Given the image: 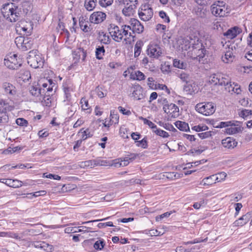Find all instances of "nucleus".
<instances>
[{
	"label": "nucleus",
	"mask_w": 252,
	"mask_h": 252,
	"mask_svg": "<svg viewBox=\"0 0 252 252\" xmlns=\"http://www.w3.org/2000/svg\"><path fill=\"white\" fill-rule=\"evenodd\" d=\"M3 17L10 22H15L20 19L21 8L14 3L5 4L1 9Z\"/></svg>",
	"instance_id": "1"
},
{
	"label": "nucleus",
	"mask_w": 252,
	"mask_h": 252,
	"mask_svg": "<svg viewBox=\"0 0 252 252\" xmlns=\"http://www.w3.org/2000/svg\"><path fill=\"white\" fill-rule=\"evenodd\" d=\"M212 13L215 16L224 17L230 12V7L223 1H218L211 6Z\"/></svg>",
	"instance_id": "2"
},
{
	"label": "nucleus",
	"mask_w": 252,
	"mask_h": 252,
	"mask_svg": "<svg viewBox=\"0 0 252 252\" xmlns=\"http://www.w3.org/2000/svg\"><path fill=\"white\" fill-rule=\"evenodd\" d=\"M36 50H32L29 52L27 57L28 63L34 68L42 67L44 60L41 57V55L37 54Z\"/></svg>",
	"instance_id": "3"
},
{
	"label": "nucleus",
	"mask_w": 252,
	"mask_h": 252,
	"mask_svg": "<svg viewBox=\"0 0 252 252\" xmlns=\"http://www.w3.org/2000/svg\"><path fill=\"white\" fill-rule=\"evenodd\" d=\"M195 109L205 116H210L215 112L216 107L212 102H207L196 104Z\"/></svg>",
	"instance_id": "4"
},
{
	"label": "nucleus",
	"mask_w": 252,
	"mask_h": 252,
	"mask_svg": "<svg viewBox=\"0 0 252 252\" xmlns=\"http://www.w3.org/2000/svg\"><path fill=\"white\" fill-rule=\"evenodd\" d=\"M4 65L8 68L17 70L22 65V61L17 59L16 54H13L12 56H7L4 60Z\"/></svg>",
	"instance_id": "5"
},
{
	"label": "nucleus",
	"mask_w": 252,
	"mask_h": 252,
	"mask_svg": "<svg viewBox=\"0 0 252 252\" xmlns=\"http://www.w3.org/2000/svg\"><path fill=\"white\" fill-rule=\"evenodd\" d=\"M158 101L159 102L162 101V103L164 104L163 107V111L165 113L171 115V117L176 118L179 115V107L175 104H166L167 103V101L166 98H164L163 99H161L160 100L158 99Z\"/></svg>",
	"instance_id": "6"
},
{
	"label": "nucleus",
	"mask_w": 252,
	"mask_h": 252,
	"mask_svg": "<svg viewBox=\"0 0 252 252\" xmlns=\"http://www.w3.org/2000/svg\"><path fill=\"white\" fill-rule=\"evenodd\" d=\"M196 40L197 42L198 41V37L197 36H194V39H192L190 36L182 38L178 40V42L179 44L182 45L181 48L183 50H187L191 46L193 49H195L194 45Z\"/></svg>",
	"instance_id": "7"
},
{
	"label": "nucleus",
	"mask_w": 252,
	"mask_h": 252,
	"mask_svg": "<svg viewBox=\"0 0 252 252\" xmlns=\"http://www.w3.org/2000/svg\"><path fill=\"white\" fill-rule=\"evenodd\" d=\"M2 88L4 90V94L10 100L14 99L17 95V90L15 87L12 84L8 82H4Z\"/></svg>",
	"instance_id": "8"
},
{
	"label": "nucleus",
	"mask_w": 252,
	"mask_h": 252,
	"mask_svg": "<svg viewBox=\"0 0 252 252\" xmlns=\"http://www.w3.org/2000/svg\"><path fill=\"white\" fill-rule=\"evenodd\" d=\"M147 52L150 57L156 59H158L162 54L161 48L157 44H150Z\"/></svg>",
	"instance_id": "9"
},
{
	"label": "nucleus",
	"mask_w": 252,
	"mask_h": 252,
	"mask_svg": "<svg viewBox=\"0 0 252 252\" xmlns=\"http://www.w3.org/2000/svg\"><path fill=\"white\" fill-rule=\"evenodd\" d=\"M137 4V0H128V2L126 3V5L122 10L123 14L128 17L132 15L135 12Z\"/></svg>",
	"instance_id": "10"
},
{
	"label": "nucleus",
	"mask_w": 252,
	"mask_h": 252,
	"mask_svg": "<svg viewBox=\"0 0 252 252\" xmlns=\"http://www.w3.org/2000/svg\"><path fill=\"white\" fill-rule=\"evenodd\" d=\"M138 15L142 20L144 21H149L153 17V9L149 7L148 5H145L141 8V11L139 10Z\"/></svg>",
	"instance_id": "11"
},
{
	"label": "nucleus",
	"mask_w": 252,
	"mask_h": 252,
	"mask_svg": "<svg viewBox=\"0 0 252 252\" xmlns=\"http://www.w3.org/2000/svg\"><path fill=\"white\" fill-rule=\"evenodd\" d=\"M109 28V33L113 39L117 42H120L123 37L122 30H120L119 27L115 25L111 24Z\"/></svg>",
	"instance_id": "12"
},
{
	"label": "nucleus",
	"mask_w": 252,
	"mask_h": 252,
	"mask_svg": "<svg viewBox=\"0 0 252 252\" xmlns=\"http://www.w3.org/2000/svg\"><path fill=\"white\" fill-rule=\"evenodd\" d=\"M225 77L221 74H214L209 77L208 81L211 84L222 86L224 84Z\"/></svg>",
	"instance_id": "13"
},
{
	"label": "nucleus",
	"mask_w": 252,
	"mask_h": 252,
	"mask_svg": "<svg viewBox=\"0 0 252 252\" xmlns=\"http://www.w3.org/2000/svg\"><path fill=\"white\" fill-rule=\"evenodd\" d=\"M106 14L101 11L94 12L90 17L91 23L98 24L102 22L106 18Z\"/></svg>",
	"instance_id": "14"
},
{
	"label": "nucleus",
	"mask_w": 252,
	"mask_h": 252,
	"mask_svg": "<svg viewBox=\"0 0 252 252\" xmlns=\"http://www.w3.org/2000/svg\"><path fill=\"white\" fill-rule=\"evenodd\" d=\"M131 30L133 33H141L144 31V26L137 19L132 18L129 21Z\"/></svg>",
	"instance_id": "15"
},
{
	"label": "nucleus",
	"mask_w": 252,
	"mask_h": 252,
	"mask_svg": "<svg viewBox=\"0 0 252 252\" xmlns=\"http://www.w3.org/2000/svg\"><path fill=\"white\" fill-rule=\"evenodd\" d=\"M242 32V30L238 27L235 26L228 29L223 33V35L229 39L234 38L237 35Z\"/></svg>",
	"instance_id": "16"
},
{
	"label": "nucleus",
	"mask_w": 252,
	"mask_h": 252,
	"mask_svg": "<svg viewBox=\"0 0 252 252\" xmlns=\"http://www.w3.org/2000/svg\"><path fill=\"white\" fill-rule=\"evenodd\" d=\"M237 143L235 139L231 137H226L221 141L222 146L227 149H233L237 146Z\"/></svg>",
	"instance_id": "17"
},
{
	"label": "nucleus",
	"mask_w": 252,
	"mask_h": 252,
	"mask_svg": "<svg viewBox=\"0 0 252 252\" xmlns=\"http://www.w3.org/2000/svg\"><path fill=\"white\" fill-rule=\"evenodd\" d=\"M242 131V127L239 125H236L231 122V125L225 128V132L228 134H235Z\"/></svg>",
	"instance_id": "18"
},
{
	"label": "nucleus",
	"mask_w": 252,
	"mask_h": 252,
	"mask_svg": "<svg viewBox=\"0 0 252 252\" xmlns=\"http://www.w3.org/2000/svg\"><path fill=\"white\" fill-rule=\"evenodd\" d=\"M14 107L10 105L5 100L1 99L0 100V113L7 114L8 111H11Z\"/></svg>",
	"instance_id": "19"
},
{
	"label": "nucleus",
	"mask_w": 252,
	"mask_h": 252,
	"mask_svg": "<svg viewBox=\"0 0 252 252\" xmlns=\"http://www.w3.org/2000/svg\"><path fill=\"white\" fill-rule=\"evenodd\" d=\"M133 91L132 96L137 100H140L144 98V95L143 94V89L139 85H134L133 87Z\"/></svg>",
	"instance_id": "20"
},
{
	"label": "nucleus",
	"mask_w": 252,
	"mask_h": 252,
	"mask_svg": "<svg viewBox=\"0 0 252 252\" xmlns=\"http://www.w3.org/2000/svg\"><path fill=\"white\" fill-rule=\"evenodd\" d=\"M252 217L251 213H248L242 216L238 220H235L234 222L235 226H243L246 224Z\"/></svg>",
	"instance_id": "21"
},
{
	"label": "nucleus",
	"mask_w": 252,
	"mask_h": 252,
	"mask_svg": "<svg viewBox=\"0 0 252 252\" xmlns=\"http://www.w3.org/2000/svg\"><path fill=\"white\" fill-rule=\"evenodd\" d=\"M52 91V87L49 86L47 89L46 93L43 94V96L42 100V103L43 105L47 106H50L52 102V98L50 96L49 93Z\"/></svg>",
	"instance_id": "22"
},
{
	"label": "nucleus",
	"mask_w": 252,
	"mask_h": 252,
	"mask_svg": "<svg viewBox=\"0 0 252 252\" xmlns=\"http://www.w3.org/2000/svg\"><path fill=\"white\" fill-rule=\"evenodd\" d=\"M234 59V56L232 53V49H228L225 54L221 57L222 61L226 63H232Z\"/></svg>",
	"instance_id": "23"
},
{
	"label": "nucleus",
	"mask_w": 252,
	"mask_h": 252,
	"mask_svg": "<svg viewBox=\"0 0 252 252\" xmlns=\"http://www.w3.org/2000/svg\"><path fill=\"white\" fill-rule=\"evenodd\" d=\"M97 39L103 44H108L111 40L109 36L106 35L103 32H98Z\"/></svg>",
	"instance_id": "24"
},
{
	"label": "nucleus",
	"mask_w": 252,
	"mask_h": 252,
	"mask_svg": "<svg viewBox=\"0 0 252 252\" xmlns=\"http://www.w3.org/2000/svg\"><path fill=\"white\" fill-rule=\"evenodd\" d=\"M33 44V40L31 37L26 36L22 47V50L26 51L29 49H31Z\"/></svg>",
	"instance_id": "25"
},
{
	"label": "nucleus",
	"mask_w": 252,
	"mask_h": 252,
	"mask_svg": "<svg viewBox=\"0 0 252 252\" xmlns=\"http://www.w3.org/2000/svg\"><path fill=\"white\" fill-rule=\"evenodd\" d=\"M122 33L123 36H125L127 39H130L131 37L132 38L134 37L131 34V33L129 32V30H131V27L129 25H124L122 26Z\"/></svg>",
	"instance_id": "26"
},
{
	"label": "nucleus",
	"mask_w": 252,
	"mask_h": 252,
	"mask_svg": "<svg viewBox=\"0 0 252 252\" xmlns=\"http://www.w3.org/2000/svg\"><path fill=\"white\" fill-rule=\"evenodd\" d=\"M30 92L32 95L38 96L39 95H43V94L45 93V90L44 89H40L39 87L32 86L30 89Z\"/></svg>",
	"instance_id": "27"
},
{
	"label": "nucleus",
	"mask_w": 252,
	"mask_h": 252,
	"mask_svg": "<svg viewBox=\"0 0 252 252\" xmlns=\"http://www.w3.org/2000/svg\"><path fill=\"white\" fill-rule=\"evenodd\" d=\"M47 82H42V81H40L39 83H38V85L39 86L40 89H44L45 93L47 91V89L49 87H53L55 85V83L53 82L51 79L46 80Z\"/></svg>",
	"instance_id": "28"
},
{
	"label": "nucleus",
	"mask_w": 252,
	"mask_h": 252,
	"mask_svg": "<svg viewBox=\"0 0 252 252\" xmlns=\"http://www.w3.org/2000/svg\"><path fill=\"white\" fill-rule=\"evenodd\" d=\"M175 125L180 130L188 131L189 130L188 124L185 122L178 121L175 123Z\"/></svg>",
	"instance_id": "29"
},
{
	"label": "nucleus",
	"mask_w": 252,
	"mask_h": 252,
	"mask_svg": "<svg viewBox=\"0 0 252 252\" xmlns=\"http://www.w3.org/2000/svg\"><path fill=\"white\" fill-rule=\"evenodd\" d=\"M224 81V84L222 86H224L225 89L229 93H233L234 92V88L233 87V82H232L228 77H225Z\"/></svg>",
	"instance_id": "30"
},
{
	"label": "nucleus",
	"mask_w": 252,
	"mask_h": 252,
	"mask_svg": "<svg viewBox=\"0 0 252 252\" xmlns=\"http://www.w3.org/2000/svg\"><path fill=\"white\" fill-rule=\"evenodd\" d=\"M97 0H85L84 6L88 11L93 10L95 7Z\"/></svg>",
	"instance_id": "31"
},
{
	"label": "nucleus",
	"mask_w": 252,
	"mask_h": 252,
	"mask_svg": "<svg viewBox=\"0 0 252 252\" xmlns=\"http://www.w3.org/2000/svg\"><path fill=\"white\" fill-rule=\"evenodd\" d=\"M80 103L82 104V110L86 111V113H90L91 111L90 107L89 106L88 100L84 97H82L80 101Z\"/></svg>",
	"instance_id": "32"
},
{
	"label": "nucleus",
	"mask_w": 252,
	"mask_h": 252,
	"mask_svg": "<svg viewBox=\"0 0 252 252\" xmlns=\"http://www.w3.org/2000/svg\"><path fill=\"white\" fill-rule=\"evenodd\" d=\"M145 75L140 71H136L134 74L131 73L130 74V78L133 80H137L138 81L143 80L145 79Z\"/></svg>",
	"instance_id": "33"
},
{
	"label": "nucleus",
	"mask_w": 252,
	"mask_h": 252,
	"mask_svg": "<svg viewBox=\"0 0 252 252\" xmlns=\"http://www.w3.org/2000/svg\"><path fill=\"white\" fill-rule=\"evenodd\" d=\"M105 53V49L104 48V47L103 46H98L95 51V56L96 58L97 59H101L103 58V56L104 55Z\"/></svg>",
	"instance_id": "34"
},
{
	"label": "nucleus",
	"mask_w": 252,
	"mask_h": 252,
	"mask_svg": "<svg viewBox=\"0 0 252 252\" xmlns=\"http://www.w3.org/2000/svg\"><path fill=\"white\" fill-rule=\"evenodd\" d=\"M110 122L113 124H117L119 123V116L115 110H111L110 112Z\"/></svg>",
	"instance_id": "35"
},
{
	"label": "nucleus",
	"mask_w": 252,
	"mask_h": 252,
	"mask_svg": "<svg viewBox=\"0 0 252 252\" xmlns=\"http://www.w3.org/2000/svg\"><path fill=\"white\" fill-rule=\"evenodd\" d=\"M82 133L81 141L85 140L88 138L91 137L93 134L91 133L89 129L84 130V128L80 129V133Z\"/></svg>",
	"instance_id": "36"
},
{
	"label": "nucleus",
	"mask_w": 252,
	"mask_h": 252,
	"mask_svg": "<svg viewBox=\"0 0 252 252\" xmlns=\"http://www.w3.org/2000/svg\"><path fill=\"white\" fill-rule=\"evenodd\" d=\"M215 175H213L209 177H206L203 179L202 182L203 183V185H211L215 183Z\"/></svg>",
	"instance_id": "37"
},
{
	"label": "nucleus",
	"mask_w": 252,
	"mask_h": 252,
	"mask_svg": "<svg viewBox=\"0 0 252 252\" xmlns=\"http://www.w3.org/2000/svg\"><path fill=\"white\" fill-rule=\"evenodd\" d=\"M200 46L201 47V48L195 50L196 48L195 47V49H194V52H196V58H198L199 60L204 57L206 51L204 48H202V44H201Z\"/></svg>",
	"instance_id": "38"
},
{
	"label": "nucleus",
	"mask_w": 252,
	"mask_h": 252,
	"mask_svg": "<svg viewBox=\"0 0 252 252\" xmlns=\"http://www.w3.org/2000/svg\"><path fill=\"white\" fill-rule=\"evenodd\" d=\"M196 14L199 17L202 18H205L209 14V12L206 9L199 8L196 11Z\"/></svg>",
	"instance_id": "39"
},
{
	"label": "nucleus",
	"mask_w": 252,
	"mask_h": 252,
	"mask_svg": "<svg viewBox=\"0 0 252 252\" xmlns=\"http://www.w3.org/2000/svg\"><path fill=\"white\" fill-rule=\"evenodd\" d=\"M153 132L156 133L157 135L163 138H167L169 136V134L168 132L160 128H158L157 127L155 130H154Z\"/></svg>",
	"instance_id": "40"
},
{
	"label": "nucleus",
	"mask_w": 252,
	"mask_h": 252,
	"mask_svg": "<svg viewBox=\"0 0 252 252\" xmlns=\"http://www.w3.org/2000/svg\"><path fill=\"white\" fill-rule=\"evenodd\" d=\"M26 36H18L15 38V43L17 47L22 50V47L23 46V43Z\"/></svg>",
	"instance_id": "41"
},
{
	"label": "nucleus",
	"mask_w": 252,
	"mask_h": 252,
	"mask_svg": "<svg viewBox=\"0 0 252 252\" xmlns=\"http://www.w3.org/2000/svg\"><path fill=\"white\" fill-rule=\"evenodd\" d=\"M181 80L186 83H188L190 80V76L188 73L182 71L178 75Z\"/></svg>",
	"instance_id": "42"
},
{
	"label": "nucleus",
	"mask_w": 252,
	"mask_h": 252,
	"mask_svg": "<svg viewBox=\"0 0 252 252\" xmlns=\"http://www.w3.org/2000/svg\"><path fill=\"white\" fill-rule=\"evenodd\" d=\"M32 24L31 23H28V25H26V27H23L21 28L22 31L26 32V36H29L31 35L32 28Z\"/></svg>",
	"instance_id": "43"
},
{
	"label": "nucleus",
	"mask_w": 252,
	"mask_h": 252,
	"mask_svg": "<svg viewBox=\"0 0 252 252\" xmlns=\"http://www.w3.org/2000/svg\"><path fill=\"white\" fill-rule=\"evenodd\" d=\"M173 65L175 67L181 69H185L187 66V63L177 60H174Z\"/></svg>",
	"instance_id": "44"
},
{
	"label": "nucleus",
	"mask_w": 252,
	"mask_h": 252,
	"mask_svg": "<svg viewBox=\"0 0 252 252\" xmlns=\"http://www.w3.org/2000/svg\"><path fill=\"white\" fill-rule=\"evenodd\" d=\"M105 245V243L103 240H98L96 241L94 244V247L95 249L97 250H101Z\"/></svg>",
	"instance_id": "45"
},
{
	"label": "nucleus",
	"mask_w": 252,
	"mask_h": 252,
	"mask_svg": "<svg viewBox=\"0 0 252 252\" xmlns=\"http://www.w3.org/2000/svg\"><path fill=\"white\" fill-rule=\"evenodd\" d=\"M94 160L82 161L80 162V168H84L85 167H90L91 168H92L94 166Z\"/></svg>",
	"instance_id": "46"
},
{
	"label": "nucleus",
	"mask_w": 252,
	"mask_h": 252,
	"mask_svg": "<svg viewBox=\"0 0 252 252\" xmlns=\"http://www.w3.org/2000/svg\"><path fill=\"white\" fill-rule=\"evenodd\" d=\"M215 175V183H216L220 182L221 181L224 180L227 176V174L225 172H222Z\"/></svg>",
	"instance_id": "47"
},
{
	"label": "nucleus",
	"mask_w": 252,
	"mask_h": 252,
	"mask_svg": "<svg viewBox=\"0 0 252 252\" xmlns=\"http://www.w3.org/2000/svg\"><path fill=\"white\" fill-rule=\"evenodd\" d=\"M136 146L140 147L143 149H146L148 147V141L146 138H143L141 140L136 141Z\"/></svg>",
	"instance_id": "48"
},
{
	"label": "nucleus",
	"mask_w": 252,
	"mask_h": 252,
	"mask_svg": "<svg viewBox=\"0 0 252 252\" xmlns=\"http://www.w3.org/2000/svg\"><path fill=\"white\" fill-rule=\"evenodd\" d=\"M65 233H74L79 232V226H73L72 225L66 227L64 229Z\"/></svg>",
	"instance_id": "49"
},
{
	"label": "nucleus",
	"mask_w": 252,
	"mask_h": 252,
	"mask_svg": "<svg viewBox=\"0 0 252 252\" xmlns=\"http://www.w3.org/2000/svg\"><path fill=\"white\" fill-rule=\"evenodd\" d=\"M184 91L188 94H191L194 92L193 87L191 84L186 83V84L184 86Z\"/></svg>",
	"instance_id": "50"
},
{
	"label": "nucleus",
	"mask_w": 252,
	"mask_h": 252,
	"mask_svg": "<svg viewBox=\"0 0 252 252\" xmlns=\"http://www.w3.org/2000/svg\"><path fill=\"white\" fill-rule=\"evenodd\" d=\"M164 176L166 177L167 179L170 180H174L180 177V175L177 173L175 172H166L164 175Z\"/></svg>",
	"instance_id": "51"
},
{
	"label": "nucleus",
	"mask_w": 252,
	"mask_h": 252,
	"mask_svg": "<svg viewBox=\"0 0 252 252\" xmlns=\"http://www.w3.org/2000/svg\"><path fill=\"white\" fill-rule=\"evenodd\" d=\"M141 52V47L140 43L137 42L134 46V57H138Z\"/></svg>",
	"instance_id": "52"
},
{
	"label": "nucleus",
	"mask_w": 252,
	"mask_h": 252,
	"mask_svg": "<svg viewBox=\"0 0 252 252\" xmlns=\"http://www.w3.org/2000/svg\"><path fill=\"white\" fill-rule=\"evenodd\" d=\"M192 128L193 130H195L196 131L199 132L207 130L208 127L205 125H198L194 126Z\"/></svg>",
	"instance_id": "53"
},
{
	"label": "nucleus",
	"mask_w": 252,
	"mask_h": 252,
	"mask_svg": "<svg viewBox=\"0 0 252 252\" xmlns=\"http://www.w3.org/2000/svg\"><path fill=\"white\" fill-rule=\"evenodd\" d=\"M214 0H195V2L200 5H208L211 4V3Z\"/></svg>",
	"instance_id": "54"
},
{
	"label": "nucleus",
	"mask_w": 252,
	"mask_h": 252,
	"mask_svg": "<svg viewBox=\"0 0 252 252\" xmlns=\"http://www.w3.org/2000/svg\"><path fill=\"white\" fill-rule=\"evenodd\" d=\"M43 177L46 178L53 179L56 180H60L61 178V177L58 175L52 174H48L47 173H44Z\"/></svg>",
	"instance_id": "55"
},
{
	"label": "nucleus",
	"mask_w": 252,
	"mask_h": 252,
	"mask_svg": "<svg viewBox=\"0 0 252 252\" xmlns=\"http://www.w3.org/2000/svg\"><path fill=\"white\" fill-rule=\"evenodd\" d=\"M113 2V0H99V4L104 7L111 5Z\"/></svg>",
	"instance_id": "56"
},
{
	"label": "nucleus",
	"mask_w": 252,
	"mask_h": 252,
	"mask_svg": "<svg viewBox=\"0 0 252 252\" xmlns=\"http://www.w3.org/2000/svg\"><path fill=\"white\" fill-rule=\"evenodd\" d=\"M166 26L162 24H158L156 25V29L158 32H159L160 33H164L166 30Z\"/></svg>",
	"instance_id": "57"
},
{
	"label": "nucleus",
	"mask_w": 252,
	"mask_h": 252,
	"mask_svg": "<svg viewBox=\"0 0 252 252\" xmlns=\"http://www.w3.org/2000/svg\"><path fill=\"white\" fill-rule=\"evenodd\" d=\"M16 124L20 126H27L28 121L24 118H18L16 121Z\"/></svg>",
	"instance_id": "58"
},
{
	"label": "nucleus",
	"mask_w": 252,
	"mask_h": 252,
	"mask_svg": "<svg viewBox=\"0 0 252 252\" xmlns=\"http://www.w3.org/2000/svg\"><path fill=\"white\" fill-rule=\"evenodd\" d=\"M159 16L160 17L164 20V21L169 23L170 19L169 17L167 15L166 13L163 11H160L159 12Z\"/></svg>",
	"instance_id": "59"
},
{
	"label": "nucleus",
	"mask_w": 252,
	"mask_h": 252,
	"mask_svg": "<svg viewBox=\"0 0 252 252\" xmlns=\"http://www.w3.org/2000/svg\"><path fill=\"white\" fill-rule=\"evenodd\" d=\"M63 92L64 93V95L65 96V98L67 101H70L71 98V94H70V89L69 88H64Z\"/></svg>",
	"instance_id": "60"
},
{
	"label": "nucleus",
	"mask_w": 252,
	"mask_h": 252,
	"mask_svg": "<svg viewBox=\"0 0 252 252\" xmlns=\"http://www.w3.org/2000/svg\"><path fill=\"white\" fill-rule=\"evenodd\" d=\"M144 124L145 125H147L152 129L153 132L154 131V130H155L157 127V126L156 125H155L152 122L147 119L144 120Z\"/></svg>",
	"instance_id": "61"
},
{
	"label": "nucleus",
	"mask_w": 252,
	"mask_h": 252,
	"mask_svg": "<svg viewBox=\"0 0 252 252\" xmlns=\"http://www.w3.org/2000/svg\"><path fill=\"white\" fill-rule=\"evenodd\" d=\"M252 114V111L250 110L244 109L241 111L240 115L243 117H247L248 116Z\"/></svg>",
	"instance_id": "62"
},
{
	"label": "nucleus",
	"mask_w": 252,
	"mask_h": 252,
	"mask_svg": "<svg viewBox=\"0 0 252 252\" xmlns=\"http://www.w3.org/2000/svg\"><path fill=\"white\" fill-rule=\"evenodd\" d=\"M198 136L201 138V139H204L208 138L211 136V132L210 131H206L204 132H201L200 133L197 134Z\"/></svg>",
	"instance_id": "63"
},
{
	"label": "nucleus",
	"mask_w": 252,
	"mask_h": 252,
	"mask_svg": "<svg viewBox=\"0 0 252 252\" xmlns=\"http://www.w3.org/2000/svg\"><path fill=\"white\" fill-rule=\"evenodd\" d=\"M8 120V117L6 114L0 113V123H6Z\"/></svg>",
	"instance_id": "64"
}]
</instances>
